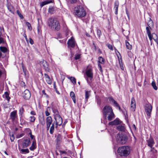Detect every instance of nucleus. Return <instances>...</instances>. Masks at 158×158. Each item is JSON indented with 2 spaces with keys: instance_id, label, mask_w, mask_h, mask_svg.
<instances>
[{
  "instance_id": "obj_1",
  "label": "nucleus",
  "mask_w": 158,
  "mask_h": 158,
  "mask_svg": "<svg viewBox=\"0 0 158 158\" xmlns=\"http://www.w3.org/2000/svg\"><path fill=\"white\" fill-rule=\"evenodd\" d=\"M48 25L51 29L58 31L60 29L59 22L56 19H50L49 20Z\"/></svg>"
},
{
  "instance_id": "obj_2",
  "label": "nucleus",
  "mask_w": 158,
  "mask_h": 158,
  "mask_svg": "<svg viewBox=\"0 0 158 158\" xmlns=\"http://www.w3.org/2000/svg\"><path fill=\"white\" fill-rule=\"evenodd\" d=\"M74 13L77 17L80 18L85 17L86 14L84 8L81 6H78L75 8Z\"/></svg>"
},
{
  "instance_id": "obj_3",
  "label": "nucleus",
  "mask_w": 158,
  "mask_h": 158,
  "mask_svg": "<svg viewBox=\"0 0 158 158\" xmlns=\"http://www.w3.org/2000/svg\"><path fill=\"white\" fill-rule=\"evenodd\" d=\"M118 152L121 156H127L130 154V148L127 146H123L118 148Z\"/></svg>"
},
{
  "instance_id": "obj_4",
  "label": "nucleus",
  "mask_w": 158,
  "mask_h": 158,
  "mask_svg": "<svg viewBox=\"0 0 158 158\" xmlns=\"http://www.w3.org/2000/svg\"><path fill=\"white\" fill-rule=\"evenodd\" d=\"M85 73L87 77H85L88 83H90L93 78V73L92 68L88 66L86 71Z\"/></svg>"
},
{
  "instance_id": "obj_5",
  "label": "nucleus",
  "mask_w": 158,
  "mask_h": 158,
  "mask_svg": "<svg viewBox=\"0 0 158 158\" xmlns=\"http://www.w3.org/2000/svg\"><path fill=\"white\" fill-rule=\"evenodd\" d=\"M116 140L118 143L123 144L126 143L127 141V138L125 135H124L122 134H118L117 135Z\"/></svg>"
},
{
  "instance_id": "obj_6",
  "label": "nucleus",
  "mask_w": 158,
  "mask_h": 158,
  "mask_svg": "<svg viewBox=\"0 0 158 158\" xmlns=\"http://www.w3.org/2000/svg\"><path fill=\"white\" fill-rule=\"evenodd\" d=\"M144 109L148 118H150L152 109V106L149 103L146 104L144 106Z\"/></svg>"
},
{
  "instance_id": "obj_7",
  "label": "nucleus",
  "mask_w": 158,
  "mask_h": 158,
  "mask_svg": "<svg viewBox=\"0 0 158 158\" xmlns=\"http://www.w3.org/2000/svg\"><path fill=\"white\" fill-rule=\"evenodd\" d=\"M113 112V110L111 107L109 106H106L104 107L103 110V113L104 117L106 119L107 114Z\"/></svg>"
},
{
  "instance_id": "obj_8",
  "label": "nucleus",
  "mask_w": 158,
  "mask_h": 158,
  "mask_svg": "<svg viewBox=\"0 0 158 158\" xmlns=\"http://www.w3.org/2000/svg\"><path fill=\"white\" fill-rule=\"evenodd\" d=\"M54 119L56 122V127H57V125L60 126L62 123L63 120L62 118L58 114H56L54 116Z\"/></svg>"
},
{
  "instance_id": "obj_9",
  "label": "nucleus",
  "mask_w": 158,
  "mask_h": 158,
  "mask_svg": "<svg viewBox=\"0 0 158 158\" xmlns=\"http://www.w3.org/2000/svg\"><path fill=\"white\" fill-rule=\"evenodd\" d=\"M40 64L41 66H43L45 71L50 72V69L48 67V64L46 61L43 60L40 62Z\"/></svg>"
},
{
  "instance_id": "obj_10",
  "label": "nucleus",
  "mask_w": 158,
  "mask_h": 158,
  "mask_svg": "<svg viewBox=\"0 0 158 158\" xmlns=\"http://www.w3.org/2000/svg\"><path fill=\"white\" fill-rule=\"evenodd\" d=\"M68 46L72 48H74L75 45V41L73 37H72L70 39H69L67 42Z\"/></svg>"
},
{
  "instance_id": "obj_11",
  "label": "nucleus",
  "mask_w": 158,
  "mask_h": 158,
  "mask_svg": "<svg viewBox=\"0 0 158 158\" xmlns=\"http://www.w3.org/2000/svg\"><path fill=\"white\" fill-rule=\"evenodd\" d=\"M147 142L148 145L151 149H153L152 147L155 143L153 139L151 137H150L147 140Z\"/></svg>"
},
{
  "instance_id": "obj_12",
  "label": "nucleus",
  "mask_w": 158,
  "mask_h": 158,
  "mask_svg": "<svg viewBox=\"0 0 158 158\" xmlns=\"http://www.w3.org/2000/svg\"><path fill=\"white\" fill-rule=\"evenodd\" d=\"M52 119L51 116L47 117L46 119V123L47 125V129L48 130L49 128L51 125L52 123Z\"/></svg>"
},
{
  "instance_id": "obj_13",
  "label": "nucleus",
  "mask_w": 158,
  "mask_h": 158,
  "mask_svg": "<svg viewBox=\"0 0 158 158\" xmlns=\"http://www.w3.org/2000/svg\"><path fill=\"white\" fill-rule=\"evenodd\" d=\"M23 97L25 99H28L31 97V94L28 89H26L24 91L23 94Z\"/></svg>"
},
{
  "instance_id": "obj_14",
  "label": "nucleus",
  "mask_w": 158,
  "mask_h": 158,
  "mask_svg": "<svg viewBox=\"0 0 158 158\" xmlns=\"http://www.w3.org/2000/svg\"><path fill=\"white\" fill-rule=\"evenodd\" d=\"M151 30L152 28L150 26H148V27H146V32L149 38V40L151 41L152 40V34H151Z\"/></svg>"
},
{
  "instance_id": "obj_15",
  "label": "nucleus",
  "mask_w": 158,
  "mask_h": 158,
  "mask_svg": "<svg viewBox=\"0 0 158 158\" xmlns=\"http://www.w3.org/2000/svg\"><path fill=\"white\" fill-rule=\"evenodd\" d=\"M31 143V142L29 138L24 140L22 143V146L23 148H26Z\"/></svg>"
},
{
  "instance_id": "obj_16",
  "label": "nucleus",
  "mask_w": 158,
  "mask_h": 158,
  "mask_svg": "<svg viewBox=\"0 0 158 158\" xmlns=\"http://www.w3.org/2000/svg\"><path fill=\"white\" fill-rule=\"evenodd\" d=\"M121 122L118 118H116L113 121L110 122L109 123L110 125L114 126L116 125L120 124Z\"/></svg>"
},
{
  "instance_id": "obj_17",
  "label": "nucleus",
  "mask_w": 158,
  "mask_h": 158,
  "mask_svg": "<svg viewBox=\"0 0 158 158\" xmlns=\"http://www.w3.org/2000/svg\"><path fill=\"white\" fill-rule=\"evenodd\" d=\"M136 106V103L134 98L133 97L132 98L131 101V110L132 111H134L135 110Z\"/></svg>"
},
{
  "instance_id": "obj_18",
  "label": "nucleus",
  "mask_w": 158,
  "mask_h": 158,
  "mask_svg": "<svg viewBox=\"0 0 158 158\" xmlns=\"http://www.w3.org/2000/svg\"><path fill=\"white\" fill-rule=\"evenodd\" d=\"M44 75L47 83L49 85H51L52 84V81L49 76L46 73H44Z\"/></svg>"
},
{
  "instance_id": "obj_19",
  "label": "nucleus",
  "mask_w": 158,
  "mask_h": 158,
  "mask_svg": "<svg viewBox=\"0 0 158 158\" xmlns=\"http://www.w3.org/2000/svg\"><path fill=\"white\" fill-rule=\"evenodd\" d=\"M119 2L118 1H116L114 3V9L115 10V14L116 15L118 14V10L119 6Z\"/></svg>"
},
{
  "instance_id": "obj_20",
  "label": "nucleus",
  "mask_w": 158,
  "mask_h": 158,
  "mask_svg": "<svg viewBox=\"0 0 158 158\" xmlns=\"http://www.w3.org/2000/svg\"><path fill=\"white\" fill-rule=\"evenodd\" d=\"M107 118L109 121L112 120L115 118V115L113 112H111L107 114Z\"/></svg>"
},
{
  "instance_id": "obj_21",
  "label": "nucleus",
  "mask_w": 158,
  "mask_h": 158,
  "mask_svg": "<svg viewBox=\"0 0 158 158\" xmlns=\"http://www.w3.org/2000/svg\"><path fill=\"white\" fill-rule=\"evenodd\" d=\"M36 142L35 139H34L32 141V143L31 147H30L29 149L31 151H33L36 149Z\"/></svg>"
},
{
  "instance_id": "obj_22",
  "label": "nucleus",
  "mask_w": 158,
  "mask_h": 158,
  "mask_svg": "<svg viewBox=\"0 0 158 158\" xmlns=\"http://www.w3.org/2000/svg\"><path fill=\"white\" fill-rule=\"evenodd\" d=\"M16 111H15L11 112L10 114V116L12 120L13 121L15 120L16 117Z\"/></svg>"
},
{
  "instance_id": "obj_23",
  "label": "nucleus",
  "mask_w": 158,
  "mask_h": 158,
  "mask_svg": "<svg viewBox=\"0 0 158 158\" xmlns=\"http://www.w3.org/2000/svg\"><path fill=\"white\" fill-rule=\"evenodd\" d=\"M152 40L153 39L157 45H158V37L156 34L153 33H152Z\"/></svg>"
},
{
  "instance_id": "obj_24",
  "label": "nucleus",
  "mask_w": 158,
  "mask_h": 158,
  "mask_svg": "<svg viewBox=\"0 0 158 158\" xmlns=\"http://www.w3.org/2000/svg\"><path fill=\"white\" fill-rule=\"evenodd\" d=\"M117 129L119 131H123L125 130L124 125H119L117 127Z\"/></svg>"
},
{
  "instance_id": "obj_25",
  "label": "nucleus",
  "mask_w": 158,
  "mask_h": 158,
  "mask_svg": "<svg viewBox=\"0 0 158 158\" xmlns=\"http://www.w3.org/2000/svg\"><path fill=\"white\" fill-rule=\"evenodd\" d=\"M90 91H85V102H86L88 101V99L90 96Z\"/></svg>"
},
{
  "instance_id": "obj_26",
  "label": "nucleus",
  "mask_w": 158,
  "mask_h": 158,
  "mask_svg": "<svg viewBox=\"0 0 158 158\" xmlns=\"http://www.w3.org/2000/svg\"><path fill=\"white\" fill-rule=\"evenodd\" d=\"M70 96L72 98L74 103L75 104L76 103V97L74 93L73 92H71L70 93Z\"/></svg>"
},
{
  "instance_id": "obj_27",
  "label": "nucleus",
  "mask_w": 158,
  "mask_h": 158,
  "mask_svg": "<svg viewBox=\"0 0 158 158\" xmlns=\"http://www.w3.org/2000/svg\"><path fill=\"white\" fill-rule=\"evenodd\" d=\"M3 98H5L8 101H9L10 98L9 96V94L7 92H5L4 94L3 95Z\"/></svg>"
},
{
  "instance_id": "obj_28",
  "label": "nucleus",
  "mask_w": 158,
  "mask_h": 158,
  "mask_svg": "<svg viewBox=\"0 0 158 158\" xmlns=\"http://www.w3.org/2000/svg\"><path fill=\"white\" fill-rule=\"evenodd\" d=\"M125 43L127 48L130 50L132 48L131 45L129 43L127 40L125 41Z\"/></svg>"
},
{
  "instance_id": "obj_29",
  "label": "nucleus",
  "mask_w": 158,
  "mask_h": 158,
  "mask_svg": "<svg viewBox=\"0 0 158 158\" xmlns=\"http://www.w3.org/2000/svg\"><path fill=\"white\" fill-rule=\"evenodd\" d=\"M0 51L5 53L8 51V49L5 47L1 46L0 47Z\"/></svg>"
},
{
  "instance_id": "obj_30",
  "label": "nucleus",
  "mask_w": 158,
  "mask_h": 158,
  "mask_svg": "<svg viewBox=\"0 0 158 158\" xmlns=\"http://www.w3.org/2000/svg\"><path fill=\"white\" fill-rule=\"evenodd\" d=\"M27 131L29 135H30V137L31 139H33V140L34 139H35L34 138V135H32L31 134V131L29 129H27Z\"/></svg>"
},
{
  "instance_id": "obj_31",
  "label": "nucleus",
  "mask_w": 158,
  "mask_h": 158,
  "mask_svg": "<svg viewBox=\"0 0 158 158\" xmlns=\"http://www.w3.org/2000/svg\"><path fill=\"white\" fill-rule=\"evenodd\" d=\"M24 111L23 108L22 107L20 108L19 110V114L20 117H22L23 116V115Z\"/></svg>"
},
{
  "instance_id": "obj_32",
  "label": "nucleus",
  "mask_w": 158,
  "mask_h": 158,
  "mask_svg": "<svg viewBox=\"0 0 158 158\" xmlns=\"http://www.w3.org/2000/svg\"><path fill=\"white\" fill-rule=\"evenodd\" d=\"M68 79H69L71 82L73 83V84L75 85L76 83V79L74 77H68Z\"/></svg>"
},
{
  "instance_id": "obj_33",
  "label": "nucleus",
  "mask_w": 158,
  "mask_h": 158,
  "mask_svg": "<svg viewBox=\"0 0 158 158\" xmlns=\"http://www.w3.org/2000/svg\"><path fill=\"white\" fill-rule=\"evenodd\" d=\"M8 10L12 13L14 12V9L13 7L11 4H8L7 6Z\"/></svg>"
},
{
  "instance_id": "obj_34",
  "label": "nucleus",
  "mask_w": 158,
  "mask_h": 158,
  "mask_svg": "<svg viewBox=\"0 0 158 158\" xmlns=\"http://www.w3.org/2000/svg\"><path fill=\"white\" fill-rule=\"evenodd\" d=\"M62 137L61 135L60 134H58L56 138V141L57 143H59L61 141Z\"/></svg>"
},
{
  "instance_id": "obj_35",
  "label": "nucleus",
  "mask_w": 158,
  "mask_h": 158,
  "mask_svg": "<svg viewBox=\"0 0 158 158\" xmlns=\"http://www.w3.org/2000/svg\"><path fill=\"white\" fill-rule=\"evenodd\" d=\"M54 125L53 123L52 124V126H51V127L50 128V130H49L50 133L51 134H52L54 132Z\"/></svg>"
},
{
  "instance_id": "obj_36",
  "label": "nucleus",
  "mask_w": 158,
  "mask_h": 158,
  "mask_svg": "<svg viewBox=\"0 0 158 158\" xmlns=\"http://www.w3.org/2000/svg\"><path fill=\"white\" fill-rule=\"evenodd\" d=\"M21 151L23 153H27L29 152V150L28 149H21Z\"/></svg>"
},
{
  "instance_id": "obj_37",
  "label": "nucleus",
  "mask_w": 158,
  "mask_h": 158,
  "mask_svg": "<svg viewBox=\"0 0 158 158\" xmlns=\"http://www.w3.org/2000/svg\"><path fill=\"white\" fill-rule=\"evenodd\" d=\"M54 11V9L53 7H51L49 8L48 12L51 14L53 13Z\"/></svg>"
},
{
  "instance_id": "obj_38",
  "label": "nucleus",
  "mask_w": 158,
  "mask_h": 158,
  "mask_svg": "<svg viewBox=\"0 0 158 158\" xmlns=\"http://www.w3.org/2000/svg\"><path fill=\"white\" fill-rule=\"evenodd\" d=\"M152 85L153 87V88L155 90H157V88L156 85V84L155 82L154 81H153L152 83Z\"/></svg>"
},
{
  "instance_id": "obj_39",
  "label": "nucleus",
  "mask_w": 158,
  "mask_h": 158,
  "mask_svg": "<svg viewBox=\"0 0 158 158\" xmlns=\"http://www.w3.org/2000/svg\"><path fill=\"white\" fill-rule=\"evenodd\" d=\"M10 139L11 142H13L15 139V136L13 134H10Z\"/></svg>"
},
{
  "instance_id": "obj_40",
  "label": "nucleus",
  "mask_w": 158,
  "mask_h": 158,
  "mask_svg": "<svg viewBox=\"0 0 158 158\" xmlns=\"http://www.w3.org/2000/svg\"><path fill=\"white\" fill-rule=\"evenodd\" d=\"M26 25L27 26L28 29L30 30H31L32 29V28L30 23L28 22H26Z\"/></svg>"
},
{
  "instance_id": "obj_41",
  "label": "nucleus",
  "mask_w": 158,
  "mask_h": 158,
  "mask_svg": "<svg viewBox=\"0 0 158 158\" xmlns=\"http://www.w3.org/2000/svg\"><path fill=\"white\" fill-rule=\"evenodd\" d=\"M35 119V117L34 116H31L30 117V121L31 122H34Z\"/></svg>"
},
{
  "instance_id": "obj_42",
  "label": "nucleus",
  "mask_w": 158,
  "mask_h": 158,
  "mask_svg": "<svg viewBox=\"0 0 158 158\" xmlns=\"http://www.w3.org/2000/svg\"><path fill=\"white\" fill-rule=\"evenodd\" d=\"M113 104L114 106H115L117 107H118L119 108V109H120V107L119 105L115 101H114V102H113Z\"/></svg>"
},
{
  "instance_id": "obj_43",
  "label": "nucleus",
  "mask_w": 158,
  "mask_h": 158,
  "mask_svg": "<svg viewBox=\"0 0 158 158\" xmlns=\"http://www.w3.org/2000/svg\"><path fill=\"white\" fill-rule=\"evenodd\" d=\"M17 13L19 16L20 18L21 19H23V16L21 15L19 10H17Z\"/></svg>"
},
{
  "instance_id": "obj_44",
  "label": "nucleus",
  "mask_w": 158,
  "mask_h": 158,
  "mask_svg": "<svg viewBox=\"0 0 158 158\" xmlns=\"http://www.w3.org/2000/svg\"><path fill=\"white\" fill-rule=\"evenodd\" d=\"M97 34L98 36L100 38L101 35H102L101 31L99 29L97 30Z\"/></svg>"
},
{
  "instance_id": "obj_45",
  "label": "nucleus",
  "mask_w": 158,
  "mask_h": 158,
  "mask_svg": "<svg viewBox=\"0 0 158 158\" xmlns=\"http://www.w3.org/2000/svg\"><path fill=\"white\" fill-rule=\"evenodd\" d=\"M81 55L80 54H77L75 55V59L76 60L79 59L80 58Z\"/></svg>"
},
{
  "instance_id": "obj_46",
  "label": "nucleus",
  "mask_w": 158,
  "mask_h": 158,
  "mask_svg": "<svg viewBox=\"0 0 158 158\" xmlns=\"http://www.w3.org/2000/svg\"><path fill=\"white\" fill-rule=\"evenodd\" d=\"M106 45L108 47V48L109 49H110V50H113L112 46V45H111L110 44H107Z\"/></svg>"
},
{
  "instance_id": "obj_47",
  "label": "nucleus",
  "mask_w": 158,
  "mask_h": 158,
  "mask_svg": "<svg viewBox=\"0 0 158 158\" xmlns=\"http://www.w3.org/2000/svg\"><path fill=\"white\" fill-rule=\"evenodd\" d=\"M53 1V0H46L45 1L46 3L47 4L49 3L52 2Z\"/></svg>"
},
{
  "instance_id": "obj_48",
  "label": "nucleus",
  "mask_w": 158,
  "mask_h": 158,
  "mask_svg": "<svg viewBox=\"0 0 158 158\" xmlns=\"http://www.w3.org/2000/svg\"><path fill=\"white\" fill-rule=\"evenodd\" d=\"M47 4L45 2V1L44 2H41L40 3V6H41L42 7H43V6H44L46 5Z\"/></svg>"
},
{
  "instance_id": "obj_49",
  "label": "nucleus",
  "mask_w": 158,
  "mask_h": 158,
  "mask_svg": "<svg viewBox=\"0 0 158 158\" xmlns=\"http://www.w3.org/2000/svg\"><path fill=\"white\" fill-rule=\"evenodd\" d=\"M109 101L112 102V103H113L114 102V101H115L113 99V98H112V97H109Z\"/></svg>"
},
{
  "instance_id": "obj_50",
  "label": "nucleus",
  "mask_w": 158,
  "mask_h": 158,
  "mask_svg": "<svg viewBox=\"0 0 158 158\" xmlns=\"http://www.w3.org/2000/svg\"><path fill=\"white\" fill-rule=\"evenodd\" d=\"M4 43V39L2 37H0V44Z\"/></svg>"
},
{
  "instance_id": "obj_51",
  "label": "nucleus",
  "mask_w": 158,
  "mask_h": 158,
  "mask_svg": "<svg viewBox=\"0 0 158 158\" xmlns=\"http://www.w3.org/2000/svg\"><path fill=\"white\" fill-rule=\"evenodd\" d=\"M29 42L31 44H34L33 40L30 38H29Z\"/></svg>"
},
{
  "instance_id": "obj_52",
  "label": "nucleus",
  "mask_w": 158,
  "mask_h": 158,
  "mask_svg": "<svg viewBox=\"0 0 158 158\" xmlns=\"http://www.w3.org/2000/svg\"><path fill=\"white\" fill-rule=\"evenodd\" d=\"M45 115L46 116H48L50 115V113L48 112V110H46L45 112Z\"/></svg>"
},
{
  "instance_id": "obj_53",
  "label": "nucleus",
  "mask_w": 158,
  "mask_h": 158,
  "mask_svg": "<svg viewBox=\"0 0 158 158\" xmlns=\"http://www.w3.org/2000/svg\"><path fill=\"white\" fill-rule=\"evenodd\" d=\"M4 56V55H3L1 52L0 51V58H3Z\"/></svg>"
},
{
  "instance_id": "obj_54",
  "label": "nucleus",
  "mask_w": 158,
  "mask_h": 158,
  "mask_svg": "<svg viewBox=\"0 0 158 158\" xmlns=\"http://www.w3.org/2000/svg\"><path fill=\"white\" fill-rule=\"evenodd\" d=\"M32 115H36V113L34 111H31L30 113Z\"/></svg>"
},
{
  "instance_id": "obj_55",
  "label": "nucleus",
  "mask_w": 158,
  "mask_h": 158,
  "mask_svg": "<svg viewBox=\"0 0 158 158\" xmlns=\"http://www.w3.org/2000/svg\"><path fill=\"white\" fill-rule=\"evenodd\" d=\"M70 1L72 3H75L77 2V0H70Z\"/></svg>"
},
{
  "instance_id": "obj_56",
  "label": "nucleus",
  "mask_w": 158,
  "mask_h": 158,
  "mask_svg": "<svg viewBox=\"0 0 158 158\" xmlns=\"http://www.w3.org/2000/svg\"><path fill=\"white\" fill-rule=\"evenodd\" d=\"M156 117L158 118V107L156 109Z\"/></svg>"
},
{
  "instance_id": "obj_57",
  "label": "nucleus",
  "mask_w": 158,
  "mask_h": 158,
  "mask_svg": "<svg viewBox=\"0 0 158 158\" xmlns=\"http://www.w3.org/2000/svg\"><path fill=\"white\" fill-rule=\"evenodd\" d=\"M22 69H23V70L24 73L25 74L26 73V70H25V69H24V66L23 65H22Z\"/></svg>"
},
{
  "instance_id": "obj_58",
  "label": "nucleus",
  "mask_w": 158,
  "mask_h": 158,
  "mask_svg": "<svg viewBox=\"0 0 158 158\" xmlns=\"http://www.w3.org/2000/svg\"><path fill=\"white\" fill-rule=\"evenodd\" d=\"M53 86H54V88L56 90V83L55 82H54L53 83Z\"/></svg>"
},
{
  "instance_id": "obj_59",
  "label": "nucleus",
  "mask_w": 158,
  "mask_h": 158,
  "mask_svg": "<svg viewBox=\"0 0 158 158\" xmlns=\"http://www.w3.org/2000/svg\"><path fill=\"white\" fill-rule=\"evenodd\" d=\"M42 93H43V94H44V95H46V93H45V91L44 90H43L42 91Z\"/></svg>"
},
{
  "instance_id": "obj_60",
  "label": "nucleus",
  "mask_w": 158,
  "mask_h": 158,
  "mask_svg": "<svg viewBox=\"0 0 158 158\" xmlns=\"http://www.w3.org/2000/svg\"><path fill=\"white\" fill-rule=\"evenodd\" d=\"M101 59L102 60V62H103V60H104L103 58L102 57H99V60H100Z\"/></svg>"
},
{
  "instance_id": "obj_61",
  "label": "nucleus",
  "mask_w": 158,
  "mask_h": 158,
  "mask_svg": "<svg viewBox=\"0 0 158 158\" xmlns=\"http://www.w3.org/2000/svg\"><path fill=\"white\" fill-rule=\"evenodd\" d=\"M93 45L94 46V49L96 50V47L95 46V44H94V43H93Z\"/></svg>"
},
{
  "instance_id": "obj_62",
  "label": "nucleus",
  "mask_w": 158,
  "mask_h": 158,
  "mask_svg": "<svg viewBox=\"0 0 158 158\" xmlns=\"http://www.w3.org/2000/svg\"><path fill=\"white\" fill-rule=\"evenodd\" d=\"M23 36H24V37L25 38L27 37V36H26V34H25V33H23Z\"/></svg>"
},
{
  "instance_id": "obj_63",
  "label": "nucleus",
  "mask_w": 158,
  "mask_h": 158,
  "mask_svg": "<svg viewBox=\"0 0 158 158\" xmlns=\"http://www.w3.org/2000/svg\"><path fill=\"white\" fill-rule=\"evenodd\" d=\"M23 134H21L20 135H19V137L18 138L21 137H22L23 136Z\"/></svg>"
},
{
  "instance_id": "obj_64",
  "label": "nucleus",
  "mask_w": 158,
  "mask_h": 158,
  "mask_svg": "<svg viewBox=\"0 0 158 158\" xmlns=\"http://www.w3.org/2000/svg\"><path fill=\"white\" fill-rule=\"evenodd\" d=\"M98 66L100 68V69L101 70L102 69L101 66L100 64H98Z\"/></svg>"
}]
</instances>
